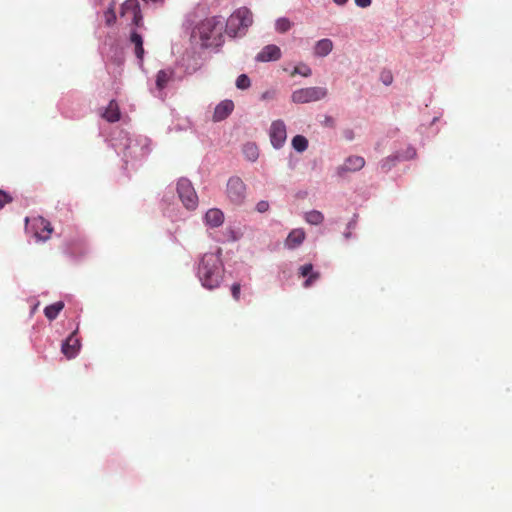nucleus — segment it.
I'll return each mask as SVG.
<instances>
[{
  "instance_id": "72a5a7b5",
  "label": "nucleus",
  "mask_w": 512,
  "mask_h": 512,
  "mask_svg": "<svg viewBox=\"0 0 512 512\" xmlns=\"http://www.w3.org/2000/svg\"><path fill=\"white\" fill-rule=\"evenodd\" d=\"M394 165V159L386 158L381 162V168L388 171Z\"/></svg>"
},
{
  "instance_id": "0eeeda50",
  "label": "nucleus",
  "mask_w": 512,
  "mask_h": 512,
  "mask_svg": "<svg viewBox=\"0 0 512 512\" xmlns=\"http://www.w3.org/2000/svg\"><path fill=\"white\" fill-rule=\"evenodd\" d=\"M121 16L131 19L135 26H141L143 17L138 0H126L121 7Z\"/></svg>"
},
{
  "instance_id": "f257e3e1",
  "label": "nucleus",
  "mask_w": 512,
  "mask_h": 512,
  "mask_svg": "<svg viewBox=\"0 0 512 512\" xmlns=\"http://www.w3.org/2000/svg\"><path fill=\"white\" fill-rule=\"evenodd\" d=\"M223 274L224 267L220 257L214 253L204 254L198 267V277L202 285L210 290L219 287Z\"/></svg>"
},
{
  "instance_id": "f704fd0d",
  "label": "nucleus",
  "mask_w": 512,
  "mask_h": 512,
  "mask_svg": "<svg viewBox=\"0 0 512 512\" xmlns=\"http://www.w3.org/2000/svg\"><path fill=\"white\" fill-rule=\"evenodd\" d=\"M357 6L366 8L371 5V0H355Z\"/></svg>"
},
{
  "instance_id": "a878e982",
  "label": "nucleus",
  "mask_w": 512,
  "mask_h": 512,
  "mask_svg": "<svg viewBox=\"0 0 512 512\" xmlns=\"http://www.w3.org/2000/svg\"><path fill=\"white\" fill-rule=\"evenodd\" d=\"M104 18H105V23L108 26H111L116 22V13H115V8H114L113 4L110 5V7L107 9V11H105Z\"/></svg>"
},
{
  "instance_id": "ddd939ff",
  "label": "nucleus",
  "mask_w": 512,
  "mask_h": 512,
  "mask_svg": "<svg viewBox=\"0 0 512 512\" xmlns=\"http://www.w3.org/2000/svg\"><path fill=\"white\" fill-rule=\"evenodd\" d=\"M306 238L305 231L302 228L293 229L285 240V247L295 249L300 246Z\"/></svg>"
},
{
  "instance_id": "c756f323",
  "label": "nucleus",
  "mask_w": 512,
  "mask_h": 512,
  "mask_svg": "<svg viewBox=\"0 0 512 512\" xmlns=\"http://www.w3.org/2000/svg\"><path fill=\"white\" fill-rule=\"evenodd\" d=\"M381 80L385 85H390L393 81V76L390 71H383L381 73Z\"/></svg>"
},
{
  "instance_id": "6ab92c4d",
  "label": "nucleus",
  "mask_w": 512,
  "mask_h": 512,
  "mask_svg": "<svg viewBox=\"0 0 512 512\" xmlns=\"http://www.w3.org/2000/svg\"><path fill=\"white\" fill-rule=\"evenodd\" d=\"M333 49V42L328 39L324 38L315 44L314 47V55L318 57H325L327 56Z\"/></svg>"
},
{
  "instance_id": "39448f33",
  "label": "nucleus",
  "mask_w": 512,
  "mask_h": 512,
  "mask_svg": "<svg viewBox=\"0 0 512 512\" xmlns=\"http://www.w3.org/2000/svg\"><path fill=\"white\" fill-rule=\"evenodd\" d=\"M177 193L183 205L187 209L193 210L197 207L198 196L192 186V183L188 179H179L177 183Z\"/></svg>"
},
{
  "instance_id": "b1692460",
  "label": "nucleus",
  "mask_w": 512,
  "mask_h": 512,
  "mask_svg": "<svg viewBox=\"0 0 512 512\" xmlns=\"http://www.w3.org/2000/svg\"><path fill=\"white\" fill-rule=\"evenodd\" d=\"M292 146L298 152H303L308 147V140L302 135H296L292 139Z\"/></svg>"
},
{
  "instance_id": "f03ea898",
  "label": "nucleus",
  "mask_w": 512,
  "mask_h": 512,
  "mask_svg": "<svg viewBox=\"0 0 512 512\" xmlns=\"http://www.w3.org/2000/svg\"><path fill=\"white\" fill-rule=\"evenodd\" d=\"M222 30L223 19L218 16L206 18L197 27V33L199 34L204 46L212 45V43L208 42L220 37L222 35Z\"/></svg>"
},
{
  "instance_id": "a211bd4d",
  "label": "nucleus",
  "mask_w": 512,
  "mask_h": 512,
  "mask_svg": "<svg viewBox=\"0 0 512 512\" xmlns=\"http://www.w3.org/2000/svg\"><path fill=\"white\" fill-rule=\"evenodd\" d=\"M102 117L108 122H117L120 119V109L118 103L115 100H111L102 113Z\"/></svg>"
},
{
  "instance_id": "c9c22d12",
  "label": "nucleus",
  "mask_w": 512,
  "mask_h": 512,
  "mask_svg": "<svg viewBox=\"0 0 512 512\" xmlns=\"http://www.w3.org/2000/svg\"><path fill=\"white\" fill-rule=\"evenodd\" d=\"M338 5H344L348 0H333Z\"/></svg>"
},
{
  "instance_id": "2f4dec72",
  "label": "nucleus",
  "mask_w": 512,
  "mask_h": 512,
  "mask_svg": "<svg viewBox=\"0 0 512 512\" xmlns=\"http://www.w3.org/2000/svg\"><path fill=\"white\" fill-rule=\"evenodd\" d=\"M240 290L241 286L239 283H234L231 287V293L234 300L238 301L240 299Z\"/></svg>"
},
{
  "instance_id": "dca6fc26",
  "label": "nucleus",
  "mask_w": 512,
  "mask_h": 512,
  "mask_svg": "<svg viewBox=\"0 0 512 512\" xmlns=\"http://www.w3.org/2000/svg\"><path fill=\"white\" fill-rule=\"evenodd\" d=\"M299 273L302 277H308L304 282L305 288L310 287L311 285H313L315 281H317L320 278V273L313 272V265L310 263L301 266L299 269Z\"/></svg>"
},
{
  "instance_id": "5701e85b",
  "label": "nucleus",
  "mask_w": 512,
  "mask_h": 512,
  "mask_svg": "<svg viewBox=\"0 0 512 512\" xmlns=\"http://www.w3.org/2000/svg\"><path fill=\"white\" fill-rule=\"evenodd\" d=\"M305 220L311 225H319L324 220V215L317 210L309 211L305 214Z\"/></svg>"
},
{
  "instance_id": "c85d7f7f",
  "label": "nucleus",
  "mask_w": 512,
  "mask_h": 512,
  "mask_svg": "<svg viewBox=\"0 0 512 512\" xmlns=\"http://www.w3.org/2000/svg\"><path fill=\"white\" fill-rule=\"evenodd\" d=\"M10 202H12V197L8 193L0 189V209H2L5 204Z\"/></svg>"
},
{
  "instance_id": "393cba45",
  "label": "nucleus",
  "mask_w": 512,
  "mask_h": 512,
  "mask_svg": "<svg viewBox=\"0 0 512 512\" xmlns=\"http://www.w3.org/2000/svg\"><path fill=\"white\" fill-rule=\"evenodd\" d=\"M292 27V23L288 18H279L275 23V28L279 33H285Z\"/></svg>"
},
{
  "instance_id": "6e6552de",
  "label": "nucleus",
  "mask_w": 512,
  "mask_h": 512,
  "mask_svg": "<svg viewBox=\"0 0 512 512\" xmlns=\"http://www.w3.org/2000/svg\"><path fill=\"white\" fill-rule=\"evenodd\" d=\"M269 136L274 148L282 147L287 138L285 123L282 120L273 121L270 126Z\"/></svg>"
},
{
  "instance_id": "e433bc0d",
  "label": "nucleus",
  "mask_w": 512,
  "mask_h": 512,
  "mask_svg": "<svg viewBox=\"0 0 512 512\" xmlns=\"http://www.w3.org/2000/svg\"><path fill=\"white\" fill-rule=\"evenodd\" d=\"M344 236H345V238H347V239H348V238H350V237H351V232H346V233L344 234Z\"/></svg>"
},
{
  "instance_id": "20e7f679",
  "label": "nucleus",
  "mask_w": 512,
  "mask_h": 512,
  "mask_svg": "<svg viewBox=\"0 0 512 512\" xmlns=\"http://www.w3.org/2000/svg\"><path fill=\"white\" fill-rule=\"evenodd\" d=\"M328 91L325 87H307L295 90L291 95L294 103L304 104L325 98Z\"/></svg>"
},
{
  "instance_id": "2eb2a0df",
  "label": "nucleus",
  "mask_w": 512,
  "mask_h": 512,
  "mask_svg": "<svg viewBox=\"0 0 512 512\" xmlns=\"http://www.w3.org/2000/svg\"><path fill=\"white\" fill-rule=\"evenodd\" d=\"M175 72L172 68L162 69L158 71L156 75V87L159 90H163L167 87L168 83L174 78Z\"/></svg>"
},
{
  "instance_id": "9d476101",
  "label": "nucleus",
  "mask_w": 512,
  "mask_h": 512,
  "mask_svg": "<svg viewBox=\"0 0 512 512\" xmlns=\"http://www.w3.org/2000/svg\"><path fill=\"white\" fill-rule=\"evenodd\" d=\"M281 57V50L278 46L270 44L265 46L256 56L259 62L276 61Z\"/></svg>"
},
{
  "instance_id": "7c9ffc66",
  "label": "nucleus",
  "mask_w": 512,
  "mask_h": 512,
  "mask_svg": "<svg viewBox=\"0 0 512 512\" xmlns=\"http://www.w3.org/2000/svg\"><path fill=\"white\" fill-rule=\"evenodd\" d=\"M269 203L268 201H265V200H261L257 203L256 205V210L259 212V213H264L266 211L269 210Z\"/></svg>"
},
{
  "instance_id": "f8f14e48",
  "label": "nucleus",
  "mask_w": 512,
  "mask_h": 512,
  "mask_svg": "<svg viewBox=\"0 0 512 512\" xmlns=\"http://www.w3.org/2000/svg\"><path fill=\"white\" fill-rule=\"evenodd\" d=\"M34 227L36 229L35 236L38 239L45 241L50 238L53 228L49 221L40 217L38 219H35Z\"/></svg>"
},
{
  "instance_id": "7ed1b4c3",
  "label": "nucleus",
  "mask_w": 512,
  "mask_h": 512,
  "mask_svg": "<svg viewBox=\"0 0 512 512\" xmlns=\"http://www.w3.org/2000/svg\"><path fill=\"white\" fill-rule=\"evenodd\" d=\"M252 23V12L246 7H241L237 9L227 20V32L231 36H236L240 29H246L251 26Z\"/></svg>"
},
{
  "instance_id": "423d86ee",
  "label": "nucleus",
  "mask_w": 512,
  "mask_h": 512,
  "mask_svg": "<svg viewBox=\"0 0 512 512\" xmlns=\"http://www.w3.org/2000/svg\"><path fill=\"white\" fill-rule=\"evenodd\" d=\"M246 185L239 177H231L227 183V195L232 203L239 205L245 200Z\"/></svg>"
},
{
  "instance_id": "f3484780",
  "label": "nucleus",
  "mask_w": 512,
  "mask_h": 512,
  "mask_svg": "<svg viewBox=\"0 0 512 512\" xmlns=\"http://www.w3.org/2000/svg\"><path fill=\"white\" fill-rule=\"evenodd\" d=\"M224 221V214L221 210L213 208L206 212L205 222L211 227H219Z\"/></svg>"
},
{
  "instance_id": "cd10ccee",
  "label": "nucleus",
  "mask_w": 512,
  "mask_h": 512,
  "mask_svg": "<svg viewBox=\"0 0 512 512\" xmlns=\"http://www.w3.org/2000/svg\"><path fill=\"white\" fill-rule=\"evenodd\" d=\"M295 74H300L304 77H308L311 75V69L306 65L296 66L292 72V76Z\"/></svg>"
},
{
  "instance_id": "412c9836",
  "label": "nucleus",
  "mask_w": 512,
  "mask_h": 512,
  "mask_svg": "<svg viewBox=\"0 0 512 512\" xmlns=\"http://www.w3.org/2000/svg\"><path fill=\"white\" fill-rule=\"evenodd\" d=\"M64 306V302L62 301L55 302L45 307L44 314L47 317V319L52 321L58 317L59 313L63 310Z\"/></svg>"
},
{
  "instance_id": "aec40b11",
  "label": "nucleus",
  "mask_w": 512,
  "mask_h": 512,
  "mask_svg": "<svg viewBox=\"0 0 512 512\" xmlns=\"http://www.w3.org/2000/svg\"><path fill=\"white\" fill-rule=\"evenodd\" d=\"M130 42L135 46V55L139 60L143 59L144 56V48H143V39L140 34L133 31L130 35Z\"/></svg>"
},
{
  "instance_id": "bb28decb",
  "label": "nucleus",
  "mask_w": 512,
  "mask_h": 512,
  "mask_svg": "<svg viewBox=\"0 0 512 512\" xmlns=\"http://www.w3.org/2000/svg\"><path fill=\"white\" fill-rule=\"evenodd\" d=\"M251 85V81L246 74H241L237 77L236 86L238 89L244 90L249 88Z\"/></svg>"
},
{
  "instance_id": "9b49d317",
  "label": "nucleus",
  "mask_w": 512,
  "mask_h": 512,
  "mask_svg": "<svg viewBox=\"0 0 512 512\" xmlns=\"http://www.w3.org/2000/svg\"><path fill=\"white\" fill-rule=\"evenodd\" d=\"M233 109L234 103L232 100H223L215 107L213 121L219 122L226 119L232 113Z\"/></svg>"
},
{
  "instance_id": "1a4fd4ad",
  "label": "nucleus",
  "mask_w": 512,
  "mask_h": 512,
  "mask_svg": "<svg viewBox=\"0 0 512 512\" xmlns=\"http://www.w3.org/2000/svg\"><path fill=\"white\" fill-rule=\"evenodd\" d=\"M80 347V340L77 338L76 332H73L62 344L61 351L67 359H72L76 357Z\"/></svg>"
},
{
  "instance_id": "4468645a",
  "label": "nucleus",
  "mask_w": 512,
  "mask_h": 512,
  "mask_svg": "<svg viewBox=\"0 0 512 512\" xmlns=\"http://www.w3.org/2000/svg\"><path fill=\"white\" fill-rule=\"evenodd\" d=\"M365 165V160L360 156H349L343 165L340 167V171L355 172L362 169Z\"/></svg>"
},
{
  "instance_id": "473e14b6",
  "label": "nucleus",
  "mask_w": 512,
  "mask_h": 512,
  "mask_svg": "<svg viewBox=\"0 0 512 512\" xmlns=\"http://www.w3.org/2000/svg\"><path fill=\"white\" fill-rule=\"evenodd\" d=\"M276 97V91L275 90H269L265 91L261 94L262 100H273Z\"/></svg>"
},
{
  "instance_id": "4be33fe9",
  "label": "nucleus",
  "mask_w": 512,
  "mask_h": 512,
  "mask_svg": "<svg viewBox=\"0 0 512 512\" xmlns=\"http://www.w3.org/2000/svg\"><path fill=\"white\" fill-rule=\"evenodd\" d=\"M243 153L249 161H256L259 156L258 147L254 143H246L243 146Z\"/></svg>"
}]
</instances>
